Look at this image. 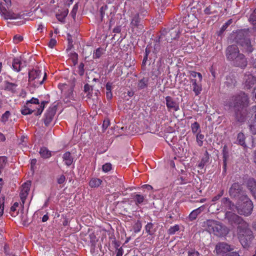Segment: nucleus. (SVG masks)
I'll use <instances>...</instances> for the list:
<instances>
[{
  "instance_id": "obj_36",
  "label": "nucleus",
  "mask_w": 256,
  "mask_h": 256,
  "mask_svg": "<svg viewBox=\"0 0 256 256\" xmlns=\"http://www.w3.org/2000/svg\"><path fill=\"white\" fill-rule=\"evenodd\" d=\"M191 129H192V131L193 134L198 133V131H200L199 132H200V126L199 124L196 122L192 124Z\"/></svg>"
},
{
  "instance_id": "obj_22",
  "label": "nucleus",
  "mask_w": 256,
  "mask_h": 256,
  "mask_svg": "<svg viewBox=\"0 0 256 256\" xmlns=\"http://www.w3.org/2000/svg\"><path fill=\"white\" fill-rule=\"evenodd\" d=\"M63 161L64 164L69 166L74 162V158L69 152H66L62 156Z\"/></svg>"
},
{
  "instance_id": "obj_47",
  "label": "nucleus",
  "mask_w": 256,
  "mask_h": 256,
  "mask_svg": "<svg viewBox=\"0 0 256 256\" xmlns=\"http://www.w3.org/2000/svg\"><path fill=\"white\" fill-rule=\"evenodd\" d=\"M23 40V37L20 35L16 34L14 36L13 40L15 44H18Z\"/></svg>"
},
{
  "instance_id": "obj_58",
  "label": "nucleus",
  "mask_w": 256,
  "mask_h": 256,
  "mask_svg": "<svg viewBox=\"0 0 256 256\" xmlns=\"http://www.w3.org/2000/svg\"><path fill=\"white\" fill-rule=\"evenodd\" d=\"M188 256H200V254L198 252L192 251L188 252Z\"/></svg>"
},
{
  "instance_id": "obj_21",
  "label": "nucleus",
  "mask_w": 256,
  "mask_h": 256,
  "mask_svg": "<svg viewBox=\"0 0 256 256\" xmlns=\"http://www.w3.org/2000/svg\"><path fill=\"white\" fill-rule=\"evenodd\" d=\"M132 197L136 205L137 206L142 204L146 200V196L140 194H134L132 196Z\"/></svg>"
},
{
  "instance_id": "obj_60",
  "label": "nucleus",
  "mask_w": 256,
  "mask_h": 256,
  "mask_svg": "<svg viewBox=\"0 0 256 256\" xmlns=\"http://www.w3.org/2000/svg\"><path fill=\"white\" fill-rule=\"evenodd\" d=\"M233 22V20L232 18L230 19L225 23V30L226 28L231 24Z\"/></svg>"
},
{
  "instance_id": "obj_52",
  "label": "nucleus",
  "mask_w": 256,
  "mask_h": 256,
  "mask_svg": "<svg viewBox=\"0 0 256 256\" xmlns=\"http://www.w3.org/2000/svg\"><path fill=\"white\" fill-rule=\"evenodd\" d=\"M224 32V25L222 26L221 28H220V31L218 32V38L217 39L218 40H219V38L220 37V40H222V35L223 34Z\"/></svg>"
},
{
  "instance_id": "obj_8",
  "label": "nucleus",
  "mask_w": 256,
  "mask_h": 256,
  "mask_svg": "<svg viewBox=\"0 0 256 256\" xmlns=\"http://www.w3.org/2000/svg\"><path fill=\"white\" fill-rule=\"evenodd\" d=\"M248 104L249 98L244 92H241L235 96L234 100V108H248Z\"/></svg>"
},
{
  "instance_id": "obj_61",
  "label": "nucleus",
  "mask_w": 256,
  "mask_h": 256,
  "mask_svg": "<svg viewBox=\"0 0 256 256\" xmlns=\"http://www.w3.org/2000/svg\"><path fill=\"white\" fill-rule=\"evenodd\" d=\"M106 96L108 100H110L112 98V92H106Z\"/></svg>"
},
{
  "instance_id": "obj_56",
  "label": "nucleus",
  "mask_w": 256,
  "mask_h": 256,
  "mask_svg": "<svg viewBox=\"0 0 256 256\" xmlns=\"http://www.w3.org/2000/svg\"><path fill=\"white\" fill-rule=\"evenodd\" d=\"M223 194V191H222L219 194H218V195H216V196H214L213 198H212V202H216V201L217 200H219L220 198L222 196Z\"/></svg>"
},
{
  "instance_id": "obj_25",
  "label": "nucleus",
  "mask_w": 256,
  "mask_h": 256,
  "mask_svg": "<svg viewBox=\"0 0 256 256\" xmlns=\"http://www.w3.org/2000/svg\"><path fill=\"white\" fill-rule=\"evenodd\" d=\"M39 153L40 156L44 158H48L52 156L51 152L46 147L40 148Z\"/></svg>"
},
{
  "instance_id": "obj_10",
  "label": "nucleus",
  "mask_w": 256,
  "mask_h": 256,
  "mask_svg": "<svg viewBox=\"0 0 256 256\" xmlns=\"http://www.w3.org/2000/svg\"><path fill=\"white\" fill-rule=\"evenodd\" d=\"M236 120L239 122H243L250 117L252 114L248 112V108H234Z\"/></svg>"
},
{
  "instance_id": "obj_14",
  "label": "nucleus",
  "mask_w": 256,
  "mask_h": 256,
  "mask_svg": "<svg viewBox=\"0 0 256 256\" xmlns=\"http://www.w3.org/2000/svg\"><path fill=\"white\" fill-rule=\"evenodd\" d=\"M240 54L238 46L235 44L228 46L226 49V56L229 60H234Z\"/></svg>"
},
{
  "instance_id": "obj_41",
  "label": "nucleus",
  "mask_w": 256,
  "mask_h": 256,
  "mask_svg": "<svg viewBox=\"0 0 256 256\" xmlns=\"http://www.w3.org/2000/svg\"><path fill=\"white\" fill-rule=\"evenodd\" d=\"M153 227L154 225L152 222L148 223V224L145 226V230L146 232L148 233V234H152L153 233L152 231Z\"/></svg>"
},
{
  "instance_id": "obj_55",
  "label": "nucleus",
  "mask_w": 256,
  "mask_h": 256,
  "mask_svg": "<svg viewBox=\"0 0 256 256\" xmlns=\"http://www.w3.org/2000/svg\"><path fill=\"white\" fill-rule=\"evenodd\" d=\"M78 55L77 54H76V52H74V54H72V58L73 62L74 63V64L78 62Z\"/></svg>"
},
{
  "instance_id": "obj_2",
  "label": "nucleus",
  "mask_w": 256,
  "mask_h": 256,
  "mask_svg": "<svg viewBox=\"0 0 256 256\" xmlns=\"http://www.w3.org/2000/svg\"><path fill=\"white\" fill-rule=\"evenodd\" d=\"M48 103V102L44 100L40 102L38 98H32L30 100L26 102L24 108L22 109L21 112L24 115H27L36 112V115H40Z\"/></svg>"
},
{
  "instance_id": "obj_54",
  "label": "nucleus",
  "mask_w": 256,
  "mask_h": 256,
  "mask_svg": "<svg viewBox=\"0 0 256 256\" xmlns=\"http://www.w3.org/2000/svg\"><path fill=\"white\" fill-rule=\"evenodd\" d=\"M56 44V41L55 39H51L48 43V46L50 48H54Z\"/></svg>"
},
{
  "instance_id": "obj_33",
  "label": "nucleus",
  "mask_w": 256,
  "mask_h": 256,
  "mask_svg": "<svg viewBox=\"0 0 256 256\" xmlns=\"http://www.w3.org/2000/svg\"><path fill=\"white\" fill-rule=\"evenodd\" d=\"M18 206L19 204L18 202H16L10 208V214L12 216L14 217L18 215Z\"/></svg>"
},
{
  "instance_id": "obj_15",
  "label": "nucleus",
  "mask_w": 256,
  "mask_h": 256,
  "mask_svg": "<svg viewBox=\"0 0 256 256\" xmlns=\"http://www.w3.org/2000/svg\"><path fill=\"white\" fill-rule=\"evenodd\" d=\"M166 104L169 112L172 110L176 112L180 109L178 104L176 102L171 96H166Z\"/></svg>"
},
{
  "instance_id": "obj_26",
  "label": "nucleus",
  "mask_w": 256,
  "mask_h": 256,
  "mask_svg": "<svg viewBox=\"0 0 256 256\" xmlns=\"http://www.w3.org/2000/svg\"><path fill=\"white\" fill-rule=\"evenodd\" d=\"M209 159H210L209 154H208V152L206 151L200 162L198 164V166L200 168H204V166H205V164H206L208 162Z\"/></svg>"
},
{
  "instance_id": "obj_24",
  "label": "nucleus",
  "mask_w": 256,
  "mask_h": 256,
  "mask_svg": "<svg viewBox=\"0 0 256 256\" xmlns=\"http://www.w3.org/2000/svg\"><path fill=\"white\" fill-rule=\"evenodd\" d=\"M148 84V78H143L138 80L137 84V87L139 90L144 89L147 88Z\"/></svg>"
},
{
  "instance_id": "obj_1",
  "label": "nucleus",
  "mask_w": 256,
  "mask_h": 256,
  "mask_svg": "<svg viewBox=\"0 0 256 256\" xmlns=\"http://www.w3.org/2000/svg\"><path fill=\"white\" fill-rule=\"evenodd\" d=\"M242 202L236 206L233 202L228 199L225 198V208L230 210L234 212L237 211L241 215L249 216L252 214L253 209V204L250 199L246 197L240 200Z\"/></svg>"
},
{
  "instance_id": "obj_13",
  "label": "nucleus",
  "mask_w": 256,
  "mask_h": 256,
  "mask_svg": "<svg viewBox=\"0 0 256 256\" xmlns=\"http://www.w3.org/2000/svg\"><path fill=\"white\" fill-rule=\"evenodd\" d=\"M57 110L56 105H52L46 110L44 115V122L46 126H48L52 122Z\"/></svg>"
},
{
  "instance_id": "obj_5",
  "label": "nucleus",
  "mask_w": 256,
  "mask_h": 256,
  "mask_svg": "<svg viewBox=\"0 0 256 256\" xmlns=\"http://www.w3.org/2000/svg\"><path fill=\"white\" fill-rule=\"evenodd\" d=\"M235 40L237 44L242 48V50L244 52L250 53L252 52L253 48L250 40L244 36V32L242 30L239 31Z\"/></svg>"
},
{
  "instance_id": "obj_6",
  "label": "nucleus",
  "mask_w": 256,
  "mask_h": 256,
  "mask_svg": "<svg viewBox=\"0 0 256 256\" xmlns=\"http://www.w3.org/2000/svg\"><path fill=\"white\" fill-rule=\"evenodd\" d=\"M42 72L38 70H32L28 72V82L34 87L42 85L46 78V74L42 78H41Z\"/></svg>"
},
{
  "instance_id": "obj_20",
  "label": "nucleus",
  "mask_w": 256,
  "mask_h": 256,
  "mask_svg": "<svg viewBox=\"0 0 256 256\" xmlns=\"http://www.w3.org/2000/svg\"><path fill=\"white\" fill-rule=\"evenodd\" d=\"M204 209V206H202L198 208L192 210L188 216L190 220L192 221L196 220L198 215H199Z\"/></svg>"
},
{
  "instance_id": "obj_28",
  "label": "nucleus",
  "mask_w": 256,
  "mask_h": 256,
  "mask_svg": "<svg viewBox=\"0 0 256 256\" xmlns=\"http://www.w3.org/2000/svg\"><path fill=\"white\" fill-rule=\"evenodd\" d=\"M68 13V9L64 10L56 14V18L60 22H64L65 21L66 17Z\"/></svg>"
},
{
  "instance_id": "obj_27",
  "label": "nucleus",
  "mask_w": 256,
  "mask_h": 256,
  "mask_svg": "<svg viewBox=\"0 0 256 256\" xmlns=\"http://www.w3.org/2000/svg\"><path fill=\"white\" fill-rule=\"evenodd\" d=\"M216 254L224 256V244L223 242L218 243L215 247L214 251Z\"/></svg>"
},
{
  "instance_id": "obj_11",
  "label": "nucleus",
  "mask_w": 256,
  "mask_h": 256,
  "mask_svg": "<svg viewBox=\"0 0 256 256\" xmlns=\"http://www.w3.org/2000/svg\"><path fill=\"white\" fill-rule=\"evenodd\" d=\"M209 230L214 235L218 236H222L224 233V229L222 226L218 222L210 221L208 222Z\"/></svg>"
},
{
  "instance_id": "obj_49",
  "label": "nucleus",
  "mask_w": 256,
  "mask_h": 256,
  "mask_svg": "<svg viewBox=\"0 0 256 256\" xmlns=\"http://www.w3.org/2000/svg\"><path fill=\"white\" fill-rule=\"evenodd\" d=\"M65 181H66V177L63 174L57 178V182L58 184H62Z\"/></svg>"
},
{
  "instance_id": "obj_12",
  "label": "nucleus",
  "mask_w": 256,
  "mask_h": 256,
  "mask_svg": "<svg viewBox=\"0 0 256 256\" xmlns=\"http://www.w3.org/2000/svg\"><path fill=\"white\" fill-rule=\"evenodd\" d=\"M30 182L27 181L24 183L20 187V196L21 200L20 205L22 207H24L25 200L30 192Z\"/></svg>"
},
{
  "instance_id": "obj_46",
  "label": "nucleus",
  "mask_w": 256,
  "mask_h": 256,
  "mask_svg": "<svg viewBox=\"0 0 256 256\" xmlns=\"http://www.w3.org/2000/svg\"><path fill=\"white\" fill-rule=\"evenodd\" d=\"M84 64L81 62L78 67V73L80 76H82L84 74Z\"/></svg>"
},
{
  "instance_id": "obj_63",
  "label": "nucleus",
  "mask_w": 256,
  "mask_h": 256,
  "mask_svg": "<svg viewBox=\"0 0 256 256\" xmlns=\"http://www.w3.org/2000/svg\"><path fill=\"white\" fill-rule=\"evenodd\" d=\"M204 13L207 14H210V7H206L204 10Z\"/></svg>"
},
{
  "instance_id": "obj_19",
  "label": "nucleus",
  "mask_w": 256,
  "mask_h": 256,
  "mask_svg": "<svg viewBox=\"0 0 256 256\" xmlns=\"http://www.w3.org/2000/svg\"><path fill=\"white\" fill-rule=\"evenodd\" d=\"M12 66L13 69L18 72H20L22 68L26 66V64L25 62H22L20 58H14Z\"/></svg>"
},
{
  "instance_id": "obj_59",
  "label": "nucleus",
  "mask_w": 256,
  "mask_h": 256,
  "mask_svg": "<svg viewBox=\"0 0 256 256\" xmlns=\"http://www.w3.org/2000/svg\"><path fill=\"white\" fill-rule=\"evenodd\" d=\"M123 254V250L122 248H118L116 250V256H122Z\"/></svg>"
},
{
  "instance_id": "obj_31",
  "label": "nucleus",
  "mask_w": 256,
  "mask_h": 256,
  "mask_svg": "<svg viewBox=\"0 0 256 256\" xmlns=\"http://www.w3.org/2000/svg\"><path fill=\"white\" fill-rule=\"evenodd\" d=\"M102 180L98 178H92L89 182V185L91 188H96L102 184Z\"/></svg>"
},
{
  "instance_id": "obj_34",
  "label": "nucleus",
  "mask_w": 256,
  "mask_h": 256,
  "mask_svg": "<svg viewBox=\"0 0 256 256\" xmlns=\"http://www.w3.org/2000/svg\"><path fill=\"white\" fill-rule=\"evenodd\" d=\"M104 50L102 48H96L93 54V58L94 59L99 58L104 54Z\"/></svg>"
},
{
  "instance_id": "obj_45",
  "label": "nucleus",
  "mask_w": 256,
  "mask_h": 256,
  "mask_svg": "<svg viewBox=\"0 0 256 256\" xmlns=\"http://www.w3.org/2000/svg\"><path fill=\"white\" fill-rule=\"evenodd\" d=\"M142 227V224L140 221L137 220V222L135 223L134 226V232H139L140 230Z\"/></svg>"
},
{
  "instance_id": "obj_16",
  "label": "nucleus",
  "mask_w": 256,
  "mask_h": 256,
  "mask_svg": "<svg viewBox=\"0 0 256 256\" xmlns=\"http://www.w3.org/2000/svg\"><path fill=\"white\" fill-rule=\"evenodd\" d=\"M190 82L192 84V88L196 96H198L202 91V81L200 79L190 78Z\"/></svg>"
},
{
  "instance_id": "obj_44",
  "label": "nucleus",
  "mask_w": 256,
  "mask_h": 256,
  "mask_svg": "<svg viewBox=\"0 0 256 256\" xmlns=\"http://www.w3.org/2000/svg\"><path fill=\"white\" fill-rule=\"evenodd\" d=\"M250 130L252 134H256V119L250 125Z\"/></svg>"
},
{
  "instance_id": "obj_37",
  "label": "nucleus",
  "mask_w": 256,
  "mask_h": 256,
  "mask_svg": "<svg viewBox=\"0 0 256 256\" xmlns=\"http://www.w3.org/2000/svg\"><path fill=\"white\" fill-rule=\"evenodd\" d=\"M180 230V226L178 224H176L174 226H172L168 230V232L169 234H174L176 232Z\"/></svg>"
},
{
  "instance_id": "obj_9",
  "label": "nucleus",
  "mask_w": 256,
  "mask_h": 256,
  "mask_svg": "<svg viewBox=\"0 0 256 256\" xmlns=\"http://www.w3.org/2000/svg\"><path fill=\"white\" fill-rule=\"evenodd\" d=\"M130 27L132 32L135 34H136L137 32L143 30L144 26L140 18L139 13L136 14L132 16L130 23Z\"/></svg>"
},
{
  "instance_id": "obj_51",
  "label": "nucleus",
  "mask_w": 256,
  "mask_h": 256,
  "mask_svg": "<svg viewBox=\"0 0 256 256\" xmlns=\"http://www.w3.org/2000/svg\"><path fill=\"white\" fill-rule=\"evenodd\" d=\"M110 122L108 118L105 119L102 124L103 129L106 130L110 126Z\"/></svg>"
},
{
  "instance_id": "obj_53",
  "label": "nucleus",
  "mask_w": 256,
  "mask_h": 256,
  "mask_svg": "<svg viewBox=\"0 0 256 256\" xmlns=\"http://www.w3.org/2000/svg\"><path fill=\"white\" fill-rule=\"evenodd\" d=\"M106 92H112V83L111 82H108L106 86Z\"/></svg>"
},
{
  "instance_id": "obj_7",
  "label": "nucleus",
  "mask_w": 256,
  "mask_h": 256,
  "mask_svg": "<svg viewBox=\"0 0 256 256\" xmlns=\"http://www.w3.org/2000/svg\"><path fill=\"white\" fill-rule=\"evenodd\" d=\"M229 194L232 198L237 199L239 201L248 197L243 190L242 186L237 182L234 183L232 186L229 190Z\"/></svg>"
},
{
  "instance_id": "obj_3",
  "label": "nucleus",
  "mask_w": 256,
  "mask_h": 256,
  "mask_svg": "<svg viewBox=\"0 0 256 256\" xmlns=\"http://www.w3.org/2000/svg\"><path fill=\"white\" fill-rule=\"evenodd\" d=\"M233 211H227L225 214V218H226L228 220V223L231 225L232 230H233L235 226L238 225L237 232H238L240 230L243 229L244 226L245 227L248 226V222L244 220L240 216L237 215Z\"/></svg>"
},
{
  "instance_id": "obj_42",
  "label": "nucleus",
  "mask_w": 256,
  "mask_h": 256,
  "mask_svg": "<svg viewBox=\"0 0 256 256\" xmlns=\"http://www.w3.org/2000/svg\"><path fill=\"white\" fill-rule=\"evenodd\" d=\"M112 169V165L110 162L104 164L102 166V171L104 172H108Z\"/></svg>"
},
{
  "instance_id": "obj_4",
  "label": "nucleus",
  "mask_w": 256,
  "mask_h": 256,
  "mask_svg": "<svg viewBox=\"0 0 256 256\" xmlns=\"http://www.w3.org/2000/svg\"><path fill=\"white\" fill-rule=\"evenodd\" d=\"M242 228L243 229L238 232V234L242 245L244 248H246L252 244L254 236L252 232L249 228V225L246 227L244 226Z\"/></svg>"
},
{
  "instance_id": "obj_40",
  "label": "nucleus",
  "mask_w": 256,
  "mask_h": 256,
  "mask_svg": "<svg viewBox=\"0 0 256 256\" xmlns=\"http://www.w3.org/2000/svg\"><path fill=\"white\" fill-rule=\"evenodd\" d=\"M190 76L192 78H196L198 76V79H200V81H202V76L200 72H198L194 71H192L190 72Z\"/></svg>"
},
{
  "instance_id": "obj_62",
  "label": "nucleus",
  "mask_w": 256,
  "mask_h": 256,
  "mask_svg": "<svg viewBox=\"0 0 256 256\" xmlns=\"http://www.w3.org/2000/svg\"><path fill=\"white\" fill-rule=\"evenodd\" d=\"M44 28V26L42 24H40L38 26V28H37V30L38 31H40V32H42Z\"/></svg>"
},
{
  "instance_id": "obj_48",
  "label": "nucleus",
  "mask_w": 256,
  "mask_h": 256,
  "mask_svg": "<svg viewBox=\"0 0 256 256\" xmlns=\"http://www.w3.org/2000/svg\"><path fill=\"white\" fill-rule=\"evenodd\" d=\"M78 9V4H75L72 8V10L71 11V12H70V14L74 18L76 16Z\"/></svg>"
},
{
  "instance_id": "obj_39",
  "label": "nucleus",
  "mask_w": 256,
  "mask_h": 256,
  "mask_svg": "<svg viewBox=\"0 0 256 256\" xmlns=\"http://www.w3.org/2000/svg\"><path fill=\"white\" fill-rule=\"evenodd\" d=\"M10 116V111H6L4 114H3L1 116V122L6 123L9 118Z\"/></svg>"
},
{
  "instance_id": "obj_29",
  "label": "nucleus",
  "mask_w": 256,
  "mask_h": 256,
  "mask_svg": "<svg viewBox=\"0 0 256 256\" xmlns=\"http://www.w3.org/2000/svg\"><path fill=\"white\" fill-rule=\"evenodd\" d=\"M245 136L242 132H239L237 136L236 141L238 144L244 148H246L247 146L245 142Z\"/></svg>"
},
{
  "instance_id": "obj_23",
  "label": "nucleus",
  "mask_w": 256,
  "mask_h": 256,
  "mask_svg": "<svg viewBox=\"0 0 256 256\" xmlns=\"http://www.w3.org/2000/svg\"><path fill=\"white\" fill-rule=\"evenodd\" d=\"M18 84L16 83L10 82H6L4 86V90L11 92L12 93H16V88Z\"/></svg>"
},
{
  "instance_id": "obj_17",
  "label": "nucleus",
  "mask_w": 256,
  "mask_h": 256,
  "mask_svg": "<svg viewBox=\"0 0 256 256\" xmlns=\"http://www.w3.org/2000/svg\"><path fill=\"white\" fill-rule=\"evenodd\" d=\"M234 61V64L236 66L240 67L242 68H244L247 65V60L243 54H240L237 56Z\"/></svg>"
},
{
  "instance_id": "obj_32",
  "label": "nucleus",
  "mask_w": 256,
  "mask_h": 256,
  "mask_svg": "<svg viewBox=\"0 0 256 256\" xmlns=\"http://www.w3.org/2000/svg\"><path fill=\"white\" fill-rule=\"evenodd\" d=\"M4 11L5 12V15L4 17L6 20L16 19L18 17V14L10 12H8L6 10H4Z\"/></svg>"
},
{
  "instance_id": "obj_50",
  "label": "nucleus",
  "mask_w": 256,
  "mask_h": 256,
  "mask_svg": "<svg viewBox=\"0 0 256 256\" xmlns=\"http://www.w3.org/2000/svg\"><path fill=\"white\" fill-rule=\"evenodd\" d=\"M235 248V246L233 245L228 244L225 243V250L228 252H230L233 250Z\"/></svg>"
},
{
  "instance_id": "obj_57",
  "label": "nucleus",
  "mask_w": 256,
  "mask_h": 256,
  "mask_svg": "<svg viewBox=\"0 0 256 256\" xmlns=\"http://www.w3.org/2000/svg\"><path fill=\"white\" fill-rule=\"evenodd\" d=\"M225 256H240L239 255V254L236 252H230L228 253H227L226 254H225Z\"/></svg>"
},
{
  "instance_id": "obj_30",
  "label": "nucleus",
  "mask_w": 256,
  "mask_h": 256,
  "mask_svg": "<svg viewBox=\"0 0 256 256\" xmlns=\"http://www.w3.org/2000/svg\"><path fill=\"white\" fill-rule=\"evenodd\" d=\"M256 83V78L252 75H248V78L246 81V85L248 86V88H250L252 86L254 85Z\"/></svg>"
},
{
  "instance_id": "obj_64",
  "label": "nucleus",
  "mask_w": 256,
  "mask_h": 256,
  "mask_svg": "<svg viewBox=\"0 0 256 256\" xmlns=\"http://www.w3.org/2000/svg\"><path fill=\"white\" fill-rule=\"evenodd\" d=\"M252 161L256 165V150H254L252 156Z\"/></svg>"
},
{
  "instance_id": "obj_43",
  "label": "nucleus",
  "mask_w": 256,
  "mask_h": 256,
  "mask_svg": "<svg viewBox=\"0 0 256 256\" xmlns=\"http://www.w3.org/2000/svg\"><path fill=\"white\" fill-rule=\"evenodd\" d=\"M249 20L253 25L256 26V8L250 14Z\"/></svg>"
},
{
  "instance_id": "obj_35",
  "label": "nucleus",
  "mask_w": 256,
  "mask_h": 256,
  "mask_svg": "<svg viewBox=\"0 0 256 256\" xmlns=\"http://www.w3.org/2000/svg\"><path fill=\"white\" fill-rule=\"evenodd\" d=\"M204 138V134H200V132H198L196 134V140L197 144L198 146H202L203 145V141Z\"/></svg>"
},
{
  "instance_id": "obj_38",
  "label": "nucleus",
  "mask_w": 256,
  "mask_h": 256,
  "mask_svg": "<svg viewBox=\"0 0 256 256\" xmlns=\"http://www.w3.org/2000/svg\"><path fill=\"white\" fill-rule=\"evenodd\" d=\"M170 34L171 35L172 38H167L166 41L168 42H171L172 40H175L178 37V32L176 30H172V31L170 32Z\"/></svg>"
},
{
  "instance_id": "obj_18",
  "label": "nucleus",
  "mask_w": 256,
  "mask_h": 256,
  "mask_svg": "<svg viewBox=\"0 0 256 256\" xmlns=\"http://www.w3.org/2000/svg\"><path fill=\"white\" fill-rule=\"evenodd\" d=\"M246 184L248 188L256 199V180L253 178H250L247 180Z\"/></svg>"
}]
</instances>
